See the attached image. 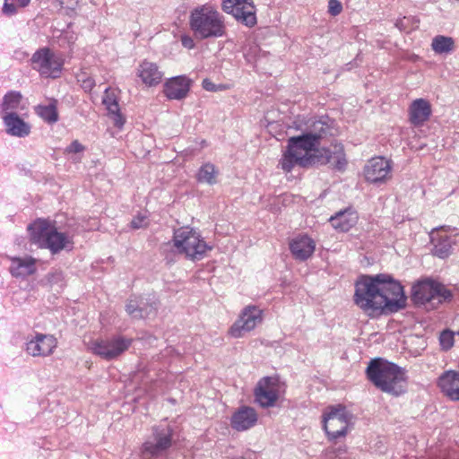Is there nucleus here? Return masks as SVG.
<instances>
[{"label": "nucleus", "instance_id": "nucleus-1", "mask_svg": "<svg viewBox=\"0 0 459 459\" xmlns=\"http://www.w3.org/2000/svg\"><path fill=\"white\" fill-rule=\"evenodd\" d=\"M355 304L367 315L396 312L403 308L406 298L402 285L387 274L362 276L356 281Z\"/></svg>", "mask_w": 459, "mask_h": 459}, {"label": "nucleus", "instance_id": "nucleus-2", "mask_svg": "<svg viewBox=\"0 0 459 459\" xmlns=\"http://www.w3.org/2000/svg\"><path fill=\"white\" fill-rule=\"evenodd\" d=\"M368 379L380 390L394 395L405 392L406 377L403 370L383 359H374L367 368Z\"/></svg>", "mask_w": 459, "mask_h": 459}, {"label": "nucleus", "instance_id": "nucleus-3", "mask_svg": "<svg viewBox=\"0 0 459 459\" xmlns=\"http://www.w3.org/2000/svg\"><path fill=\"white\" fill-rule=\"evenodd\" d=\"M189 24L198 39L219 38L226 30L223 16L208 4L197 6L191 12Z\"/></svg>", "mask_w": 459, "mask_h": 459}, {"label": "nucleus", "instance_id": "nucleus-4", "mask_svg": "<svg viewBox=\"0 0 459 459\" xmlns=\"http://www.w3.org/2000/svg\"><path fill=\"white\" fill-rule=\"evenodd\" d=\"M30 240L40 248H48L52 254L63 249L71 250L74 246L72 237L57 231L48 221L38 220L29 225Z\"/></svg>", "mask_w": 459, "mask_h": 459}, {"label": "nucleus", "instance_id": "nucleus-5", "mask_svg": "<svg viewBox=\"0 0 459 459\" xmlns=\"http://www.w3.org/2000/svg\"><path fill=\"white\" fill-rule=\"evenodd\" d=\"M315 141L301 134L290 137L278 166L284 172H290L296 166L305 168L314 163L318 150Z\"/></svg>", "mask_w": 459, "mask_h": 459}, {"label": "nucleus", "instance_id": "nucleus-6", "mask_svg": "<svg viewBox=\"0 0 459 459\" xmlns=\"http://www.w3.org/2000/svg\"><path fill=\"white\" fill-rule=\"evenodd\" d=\"M322 423L328 439L333 441L344 437L352 429L354 416L341 404L329 406L324 411Z\"/></svg>", "mask_w": 459, "mask_h": 459}, {"label": "nucleus", "instance_id": "nucleus-7", "mask_svg": "<svg viewBox=\"0 0 459 459\" xmlns=\"http://www.w3.org/2000/svg\"><path fill=\"white\" fill-rule=\"evenodd\" d=\"M412 299L417 305L425 306L427 309H434L451 298L450 291L442 284L425 280L412 287Z\"/></svg>", "mask_w": 459, "mask_h": 459}, {"label": "nucleus", "instance_id": "nucleus-8", "mask_svg": "<svg viewBox=\"0 0 459 459\" xmlns=\"http://www.w3.org/2000/svg\"><path fill=\"white\" fill-rule=\"evenodd\" d=\"M174 247L192 260H200L210 247L195 230L185 227L174 232Z\"/></svg>", "mask_w": 459, "mask_h": 459}, {"label": "nucleus", "instance_id": "nucleus-9", "mask_svg": "<svg viewBox=\"0 0 459 459\" xmlns=\"http://www.w3.org/2000/svg\"><path fill=\"white\" fill-rule=\"evenodd\" d=\"M174 442V430L171 426L169 424L154 426L152 435L142 446V455L143 457L164 456Z\"/></svg>", "mask_w": 459, "mask_h": 459}, {"label": "nucleus", "instance_id": "nucleus-10", "mask_svg": "<svg viewBox=\"0 0 459 459\" xmlns=\"http://www.w3.org/2000/svg\"><path fill=\"white\" fill-rule=\"evenodd\" d=\"M133 343V339L124 335H113L108 338L91 340L87 349L106 360H113L126 351Z\"/></svg>", "mask_w": 459, "mask_h": 459}, {"label": "nucleus", "instance_id": "nucleus-11", "mask_svg": "<svg viewBox=\"0 0 459 459\" xmlns=\"http://www.w3.org/2000/svg\"><path fill=\"white\" fill-rule=\"evenodd\" d=\"M297 130L300 131V134L306 136L307 139L316 140L314 143L319 147L323 138L331 134V121L327 117H298L293 122Z\"/></svg>", "mask_w": 459, "mask_h": 459}, {"label": "nucleus", "instance_id": "nucleus-12", "mask_svg": "<svg viewBox=\"0 0 459 459\" xmlns=\"http://www.w3.org/2000/svg\"><path fill=\"white\" fill-rule=\"evenodd\" d=\"M284 392V385L277 377H265L257 383L255 397L261 407L269 408L275 405Z\"/></svg>", "mask_w": 459, "mask_h": 459}, {"label": "nucleus", "instance_id": "nucleus-13", "mask_svg": "<svg viewBox=\"0 0 459 459\" xmlns=\"http://www.w3.org/2000/svg\"><path fill=\"white\" fill-rule=\"evenodd\" d=\"M32 68L43 77L56 78L62 68L61 60L48 48L36 51L31 57Z\"/></svg>", "mask_w": 459, "mask_h": 459}, {"label": "nucleus", "instance_id": "nucleus-14", "mask_svg": "<svg viewBox=\"0 0 459 459\" xmlns=\"http://www.w3.org/2000/svg\"><path fill=\"white\" fill-rule=\"evenodd\" d=\"M263 321V311L256 306H247L231 325V337H244Z\"/></svg>", "mask_w": 459, "mask_h": 459}, {"label": "nucleus", "instance_id": "nucleus-15", "mask_svg": "<svg viewBox=\"0 0 459 459\" xmlns=\"http://www.w3.org/2000/svg\"><path fill=\"white\" fill-rule=\"evenodd\" d=\"M57 347V340L52 334L36 333L26 342V352L32 357H48Z\"/></svg>", "mask_w": 459, "mask_h": 459}, {"label": "nucleus", "instance_id": "nucleus-16", "mask_svg": "<svg viewBox=\"0 0 459 459\" xmlns=\"http://www.w3.org/2000/svg\"><path fill=\"white\" fill-rule=\"evenodd\" d=\"M452 230L449 226H441L432 230L429 234L433 244V254L440 258H446L451 254L452 247L455 244V236L448 235Z\"/></svg>", "mask_w": 459, "mask_h": 459}, {"label": "nucleus", "instance_id": "nucleus-17", "mask_svg": "<svg viewBox=\"0 0 459 459\" xmlns=\"http://www.w3.org/2000/svg\"><path fill=\"white\" fill-rule=\"evenodd\" d=\"M392 164L383 157L372 158L364 167V176L370 183H383L391 176Z\"/></svg>", "mask_w": 459, "mask_h": 459}, {"label": "nucleus", "instance_id": "nucleus-18", "mask_svg": "<svg viewBox=\"0 0 459 459\" xmlns=\"http://www.w3.org/2000/svg\"><path fill=\"white\" fill-rule=\"evenodd\" d=\"M231 15L241 24L253 28L257 23L253 0H231Z\"/></svg>", "mask_w": 459, "mask_h": 459}, {"label": "nucleus", "instance_id": "nucleus-19", "mask_svg": "<svg viewBox=\"0 0 459 459\" xmlns=\"http://www.w3.org/2000/svg\"><path fill=\"white\" fill-rule=\"evenodd\" d=\"M316 249V242L306 234L294 237L290 241V250L293 257L299 261L308 259Z\"/></svg>", "mask_w": 459, "mask_h": 459}, {"label": "nucleus", "instance_id": "nucleus-20", "mask_svg": "<svg viewBox=\"0 0 459 459\" xmlns=\"http://www.w3.org/2000/svg\"><path fill=\"white\" fill-rule=\"evenodd\" d=\"M5 132L12 136L23 138L30 134V125L25 122L16 112H7L3 117Z\"/></svg>", "mask_w": 459, "mask_h": 459}, {"label": "nucleus", "instance_id": "nucleus-21", "mask_svg": "<svg viewBox=\"0 0 459 459\" xmlns=\"http://www.w3.org/2000/svg\"><path fill=\"white\" fill-rule=\"evenodd\" d=\"M191 81L184 75L169 79L164 84V94L169 100H182L190 90Z\"/></svg>", "mask_w": 459, "mask_h": 459}, {"label": "nucleus", "instance_id": "nucleus-22", "mask_svg": "<svg viewBox=\"0 0 459 459\" xmlns=\"http://www.w3.org/2000/svg\"><path fill=\"white\" fill-rule=\"evenodd\" d=\"M257 413L254 408L243 406L231 415V428L238 431H245L257 422Z\"/></svg>", "mask_w": 459, "mask_h": 459}, {"label": "nucleus", "instance_id": "nucleus-23", "mask_svg": "<svg viewBox=\"0 0 459 459\" xmlns=\"http://www.w3.org/2000/svg\"><path fill=\"white\" fill-rule=\"evenodd\" d=\"M438 386L443 394L453 401L459 400V372L449 370L438 378Z\"/></svg>", "mask_w": 459, "mask_h": 459}, {"label": "nucleus", "instance_id": "nucleus-24", "mask_svg": "<svg viewBox=\"0 0 459 459\" xmlns=\"http://www.w3.org/2000/svg\"><path fill=\"white\" fill-rule=\"evenodd\" d=\"M431 115L430 103L425 99H417L409 107L410 121L419 126L424 124Z\"/></svg>", "mask_w": 459, "mask_h": 459}, {"label": "nucleus", "instance_id": "nucleus-25", "mask_svg": "<svg viewBox=\"0 0 459 459\" xmlns=\"http://www.w3.org/2000/svg\"><path fill=\"white\" fill-rule=\"evenodd\" d=\"M102 103L105 105L107 110L108 111V114L113 120L114 126L121 128L124 126L126 119L120 113L116 90L107 88L104 91Z\"/></svg>", "mask_w": 459, "mask_h": 459}, {"label": "nucleus", "instance_id": "nucleus-26", "mask_svg": "<svg viewBox=\"0 0 459 459\" xmlns=\"http://www.w3.org/2000/svg\"><path fill=\"white\" fill-rule=\"evenodd\" d=\"M137 74L147 86H156L160 83L163 73L155 63L144 60L138 67Z\"/></svg>", "mask_w": 459, "mask_h": 459}, {"label": "nucleus", "instance_id": "nucleus-27", "mask_svg": "<svg viewBox=\"0 0 459 459\" xmlns=\"http://www.w3.org/2000/svg\"><path fill=\"white\" fill-rule=\"evenodd\" d=\"M36 260L31 256L13 257L10 273L14 277L25 278L36 272Z\"/></svg>", "mask_w": 459, "mask_h": 459}, {"label": "nucleus", "instance_id": "nucleus-28", "mask_svg": "<svg viewBox=\"0 0 459 459\" xmlns=\"http://www.w3.org/2000/svg\"><path fill=\"white\" fill-rule=\"evenodd\" d=\"M357 213L351 209L341 211L330 218L332 226L342 232L350 230L357 223Z\"/></svg>", "mask_w": 459, "mask_h": 459}, {"label": "nucleus", "instance_id": "nucleus-29", "mask_svg": "<svg viewBox=\"0 0 459 459\" xmlns=\"http://www.w3.org/2000/svg\"><path fill=\"white\" fill-rule=\"evenodd\" d=\"M431 49L437 55H450L455 49V39L449 36L437 35L432 39Z\"/></svg>", "mask_w": 459, "mask_h": 459}, {"label": "nucleus", "instance_id": "nucleus-30", "mask_svg": "<svg viewBox=\"0 0 459 459\" xmlns=\"http://www.w3.org/2000/svg\"><path fill=\"white\" fill-rule=\"evenodd\" d=\"M22 100V95L20 91H10L3 98L1 104V112L7 114V112H16L20 108Z\"/></svg>", "mask_w": 459, "mask_h": 459}, {"label": "nucleus", "instance_id": "nucleus-31", "mask_svg": "<svg viewBox=\"0 0 459 459\" xmlns=\"http://www.w3.org/2000/svg\"><path fill=\"white\" fill-rule=\"evenodd\" d=\"M38 115L48 123H55L58 120V114L56 104L50 103L47 106H39L37 108Z\"/></svg>", "mask_w": 459, "mask_h": 459}, {"label": "nucleus", "instance_id": "nucleus-32", "mask_svg": "<svg viewBox=\"0 0 459 459\" xmlns=\"http://www.w3.org/2000/svg\"><path fill=\"white\" fill-rule=\"evenodd\" d=\"M216 170L215 167L211 163H206L201 167L198 172V180L210 185L215 183Z\"/></svg>", "mask_w": 459, "mask_h": 459}, {"label": "nucleus", "instance_id": "nucleus-33", "mask_svg": "<svg viewBox=\"0 0 459 459\" xmlns=\"http://www.w3.org/2000/svg\"><path fill=\"white\" fill-rule=\"evenodd\" d=\"M158 308V302L154 298L144 299L140 298V312L142 314L141 318H145L155 313Z\"/></svg>", "mask_w": 459, "mask_h": 459}, {"label": "nucleus", "instance_id": "nucleus-34", "mask_svg": "<svg viewBox=\"0 0 459 459\" xmlns=\"http://www.w3.org/2000/svg\"><path fill=\"white\" fill-rule=\"evenodd\" d=\"M395 27L400 31H410L418 27V21L412 16H403L395 22Z\"/></svg>", "mask_w": 459, "mask_h": 459}, {"label": "nucleus", "instance_id": "nucleus-35", "mask_svg": "<svg viewBox=\"0 0 459 459\" xmlns=\"http://www.w3.org/2000/svg\"><path fill=\"white\" fill-rule=\"evenodd\" d=\"M126 311L132 317L140 319L142 316L140 312V298L130 299L126 305Z\"/></svg>", "mask_w": 459, "mask_h": 459}, {"label": "nucleus", "instance_id": "nucleus-36", "mask_svg": "<svg viewBox=\"0 0 459 459\" xmlns=\"http://www.w3.org/2000/svg\"><path fill=\"white\" fill-rule=\"evenodd\" d=\"M329 161L334 166V168L340 171L343 170L347 165V160L340 148L333 156H330Z\"/></svg>", "mask_w": 459, "mask_h": 459}, {"label": "nucleus", "instance_id": "nucleus-37", "mask_svg": "<svg viewBox=\"0 0 459 459\" xmlns=\"http://www.w3.org/2000/svg\"><path fill=\"white\" fill-rule=\"evenodd\" d=\"M77 81L85 91H91L95 86L94 79L84 72L77 75Z\"/></svg>", "mask_w": 459, "mask_h": 459}, {"label": "nucleus", "instance_id": "nucleus-38", "mask_svg": "<svg viewBox=\"0 0 459 459\" xmlns=\"http://www.w3.org/2000/svg\"><path fill=\"white\" fill-rule=\"evenodd\" d=\"M439 342L444 350H449L454 345V333L449 330L443 331L439 337Z\"/></svg>", "mask_w": 459, "mask_h": 459}, {"label": "nucleus", "instance_id": "nucleus-39", "mask_svg": "<svg viewBox=\"0 0 459 459\" xmlns=\"http://www.w3.org/2000/svg\"><path fill=\"white\" fill-rule=\"evenodd\" d=\"M148 224V216L145 213L137 214L131 221V227L135 230L147 227Z\"/></svg>", "mask_w": 459, "mask_h": 459}, {"label": "nucleus", "instance_id": "nucleus-40", "mask_svg": "<svg viewBox=\"0 0 459 459\" xmlns=\"http://www.w3.org/2000/svg\"><path fill=\"white\" fill-rule=\"evenodd\" d=\"M203 88L208 91H218L227 89L225 84H215L209 79H204L202 82Z\"/></svg>", "mask_w": 459, "mask_h": 459}, {"label": "nucleus", "instance_id": "nucleus-41", "mask_svg": "<svg viewBox=\"0 0 459 459\" xmlns=\"http://www.w3.org/2000/svg\"><path fill=\"white\" fill-rule=\"evenodd\" d=\"M85 151V146L82 145L78 140H74L73 141L70 145H68L65 150V152L67 153V154H70V153H81V152H83Z\"/></svg>", "mask_w": 459, "mask_h": 459}, {"label": "nucleus", "instance_id": "nucleus-42", "mask_svg": "<svg viewBox=\"0 0 459 459\" xmlns=\"http://www.w3.org/2000/svg\"><path fill=\"white\" fill-rule=\"evenodd\" d=\"M342 11V4L339 0H329L328 1V13L332 16L340 14Z\"/></svg>", "mask_w": 459, "mask_h": 459}, {"label": "nucleus", "instance_id": "nucleus-43", "mask_svg": "<svg viewBox=\"0 0 459 459\" xmlns=\"http://www.w3.org/2000/svg\"><path fill=\"white\" fill-rule=\"evenodd\" d=\"M10 0H4L3 6V13L6 15H12L16 13V6L13 3H9Z\"/></svg>", "mask_w": 459, "mask_h": 459}, {"label": "nucleus", "instance_id": "nucleus-44", "mask_svg": "<svg viewBox=\"0 0 459 459\" xmlns=\"http://www.w3.org/2000/svg\"><path fill=\"white\" fill-rule=\"evenodd\" d=\"M60 5L68 10H74L78 5V0H60Z\"/></svg>", "mask_w": 459, "mask_h": 459}, {"label": "nucleus", "instance_id": "nucleus-45", "mask_svg": "<svg viewBox=\"0 0 459 459\" xmlns=\"http://www.w3.org/2000/svg\"><path fill=\"white\" fill-rule=\"evenodd\" d=\"M181 43L186 48L188 49H192L195 47V41L193 38L188 35L181 36Z\"/></svg>", "mask_w": 459, "mask_h": 459}, {"label": "nucleus", "instance_id": "nucleus-46", "mask_svg": "<svg viewBox=\"0 0 459 459\" xmlns=\"http://www.w3.org/2000/svg\"><path fill=\"white\" fill-rule=\"evenodd\" d=\"M222 10L230 13V0H222Z\"/></svg>", "mask_w": 459, "mask_h": 459}, {"label": "nucleus", "instance_id": "nucleus-47", "mask_svg": "<svg viewBox=\"0 0 459 459\" xmlns=\"http://www.w3.org/2000/svg\"><path fill=\"white\" fill-rule=\"evenodd\" d=\"M19 6L25 7L29 4L30 0H17Z\"/></svg>", "mask_w": 459, "mask_h": 459}]
</instances>
